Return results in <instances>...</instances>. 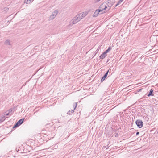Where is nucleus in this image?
Returning <instances> with one entry per match:
<instances>
[{
  "mask_svg": "<svg viewBox=\"0 0 158 158\" xmlns=\"http://www.w3.org/2000/svg\"><path fill=\"white\" fill-rule=\"evenodd\" d=\"M101 0H94V2L96 3H97V2H99V1H100Z\"/></svg>",
  "mask_w": 158,
  "mask_h": 158,
  "instance_id": "obj_22",
  "label": "nucleus"
},
{
  "mask_svg": "<svg viewBox=\"0 0 158 158\" xmlns=\"http://www.w3.org/2000/svg\"><path fill=\"white\" fill-rule=\"evenodd\" d=\"M24 120V119H21L19 120L16 123L18 124L19 126H20L21 124L23 123Z\"/></svg>",
  "mask_w": 158,
  "mask_h": 158,
  "instance_id": "obj_9",
  "label": "nucleus"
},
{
  "mask_svg": "<svg viewBox=\"0 0 158 158\" xmlns=\"http://www.w3.org/2000/svg\"><path fill=\"white\" fill-rule=\"evenodd\" d=\"M106 53L104 52H103L100 56V58L101 59H104L106 56Z\"/></svg>",
  "mask_w": 158,
  "mask_h": 158,
  "instance_id": "obj_10",
  "label": "nucleus"
},
{
  "mask_svg": "<svg viewBox=\"0 0 158 158\" xmlns=\"http://www.w3.org/2000/svg\"><path fill=\"white\" fill-rule=\"evenodd\" d=\"M99 13H101V12H100V10H99L98 9L96 10L95 12L94 13L93 15V17H97Z\"/></svg>",
  "mask_w": 158,
  "mask_h": 158,
  "instance_id": "obj_8",
  "label": "nucleus"
},
{
  "mask_svg": "<svg viewBox=\"0 0 158 158\" xmlns=\"http://www.w3.org/2000/svg\"><path fill=\"white\" fill-rule=\"evenodd\" d=\"M112 49V48L110 46L109 47L108 49L106 50V51H105L104 52L106 53V54L108 52H109V51H110V50H111Z\"/></svg>",
  "mask_w": 158,
  "mask_h": 158,
  "instance_id": "obj_13",
  "label": "nucleus"
},
{
  "mask_svg": "<svg viewBox=\"0 0 158 158\" xmlns=\"http://www.w3.org/2000/svg\"><path fill=\"white\" fill-rule=\"evenodd\" d=\"M88 14V11H85L82 13H80L78 15L81 19L85 17Z\"/></svg>",
  "mask_w": 158,
  "mask_h": 158,
  "instance_id": "obj_4",
  "label": "nucleus"
},
{
  "mask_svg": "<svg viewBox=\"0 0 158 158\" xmlns=\"http://www.w3.org/2000/svg\"><path fill=\"white\" fill-rule=\"evenodd\" d=\"M12 109H9V110H8V113H11L12 111Z\"/></svg>",
  "mask_w": 158,
  "mask_h": 158,
  "instance_id": "obj_20",
  "label": "nucleus"
},
{
  "mask_svg": "<svg viewBox=\"0 0 158 158\" xmlns=\"http://www.w3.org/2000/svg\"><path fill=\"white\" fill-rule=\"evenodd\" d=\"M33 1H34V0H33Z\"/></svg>",
  "mask_w": 158,
  "mask_h": 158,
  "instance_id": "obj_25",
  "label": "nucleus"
},
{
  "mask_svg": "<svg viewBox=\"0 0 158 158\" xmlns=\"http://www.w3.org/2000/svg\"><path fill=\"white\" fill-rule=\"evenodd\" d=\"M33 1H34V0H33Z\"/></svg>",
  "mask_w": 158,
  "mask_h": 158,
  "instance_id": "obj_26",
  "label": "nucleus"
},
{
  "mask_svg": "<svg viewBox=\"0 0 158 158\" xmlns=\"http://www.w3.org/2000/svg\"><path fill=\"white\" fill-rule=\"evenodd\" d=\"M19 126L18 125V124H17V123H16V124L14 126H13V128H15V127H17L18 126Z\"/></svg>",
  "mask_w": 158,
  "mask_h": 158,
  "instance_id": "obj_18",
  "label": "nucleus"
},
{
  "mask_svg": "<svg viewBox=\"0 0 158 158\" xmlns=\"http://www.w3.org/2000/svg\"><path fill=\"white\" fill-rule=\"evenodd\" d=\"M5 118V116H3V117H2L1 119H0V121L1 122H2L5 120V119H3V118Z\"/></svg>",
  "mask_w": 158,
  "mask_h": 158,
  "instance_id": "obj_17",
  "label": "nucleus"
},
{
  "mask_svg": "<svg viewBox=\"0 0 158 158\" xmlns=\"http://www.w3.org/2000/svg\"><path fill=\"white\" fill-rule=\"evenodd\" d=\"M109 72V70H108L107 72L104 75V76L102 78L101 80V82H103L105 79L106 77L107 76L108 73Z\"/></svg>",
  "mask_w": 158,
  "mask_h": 158,
  "instance_id": "obj_7",
  "label": "nucleus"
},
{
  "mask_svg": "<svg viewBox=\"0 0 158 158\" xmlns=\"http://www.w3.org/2000/svg\"><path fill=\"white\" fill-rule=\"evenodd\" d=\"M9 114V113H8L6 114H4V116H5V117L7 116H8Z\"/></svg>",
  "mask_w": 158,
  "mask_h": 158,
  "instance_id": "obj_21",
  "label": "nucleus"
},
{
  "mask_svg": "<svg viewBox=\"0 0 158 158\" xmlns=\"http://www.w3.org/2000/svg\"><path fill=\"white\" fill-rule=\"evenodd\" d=\"M118 134H117L115 135V137H118Z\"/></svg>",
  "mask_w": 158,
  "mask_h": 158,
  "instance_id": "obj_24",
  "label": "nucleus"
},
{
  "mask_svg": "<svg viewBox=\"0 0 158 158\" xmlns=\"http://www.w3.org/2000/svg\"><path fill=\"white\" fill-rule=\"evenodd\" d=\"M8 9L9 8H8L5 7L4 8V11H5V12H7L8 10Z\"/></svg>",
  "mask_w": 158,
  "mask_h": 158,
  "instance_id": "obj_19",
  "label": "nucleus"
},
{
  "mask_svg": "<svg viewBox=\"0 0 158 158\" xmlns=\"http://www.w3.org/2000/svg\"><path fill=\"white\" fill-rule=\"evenodd\" d=\"M139 132H136V135H139Z\"/></svg>",
  "mask_w": 158,
  "mask_h": 158,
  "instance_id": "obj_23",
  "label": "nucleus"
},
{
  "mask_svg": "<svg viewBox=\"0 0 158 158\" xmlns=\"http://www.w3.org/2000/svg\"><path fill=\"white\" fill-rule=\"evenodd\" d=\"M58 13V10H55L52 12V14L50 15L48 20L49 21L52 20L57 15Z\"/></svg>",
  "mask_w": 158,
  "mask_h": 158,
  "instance_id": "obj_3",
  "label": "nucleus"
},
{
  "mask_svg": "<svg viewBox=\"0 0 158 158\" xmlns=\"http://www.w3.org/2000/svg\"><path fill=\"white\" fill-rule=\"evenodd\" d=\"M77 102H75L74 103L73 106L74 107V110H72L71 111L69 110L67 113L69 115H71L72 113L74 112V110L76 108L77 106Z\"/></svg>",
  "mask_w": 158,
  "mask_h": 158,
  "instance_id": "obj_6",
  "label": "nucleus"
},
{
  "mask_svg": "<svg viewBox=\"0 0 158 158\" xmlns=\"http://www.w3.org/2000/svg\"><path fill=\"white\" fill-rule=\"evenodd\" d=\"M107 7L105 3L102 4L99 7L98 10L101 12V14H102L105 13L109 9H107Z\"/></svg>",
  "mask_w": 158,
  "mask_h": 158,
  "instance_id": "obj_2",
  "label": "nucleus"
},
{
  "mask_svg": "<svg viewBox=\"0 0 158 158\" xmlns=\"http://www.w3.org/2000/svg\"><path fill=\"white\" fill-rule=\"evenodd\" d=\"M124 0H119V1L118 2V3L116 4L115 6V7H116L117 6L119 5L120 3H121Z\"/></svg>",
  "mask_w": 158,
  "mask_h": 158,
  "instance_id": "obj_16",
  "label": "nucleus"
},
{
  "mask_svg": "<svg viewBox=\"0 0 158 158\" xmlns=\"http://www.w3.org/2000/svg\"><path fill=\"white\" fill-rule=\"evenodd\" d=\"M136 124L139 128H141L143 126V122L139 119L137 120L136 121Z\"/></svg>",
  "mask_w": 158,
  "mask_h": 158,
  "instance_id": "obj_5",
  "label": "nucleus"
},
{
  "mask_svg": "<svg viewBox=\"0 0 158 158\" xmlns=\"http://www.w3.org/2000/svg\"><path fill=\"white\" fill-rule=\"evenodd\" d=\"M143 119L146 122H148L149 120V118H148V116L147 115L143 116Z\"/></svg>",
  "mask_w": 158,
  "mask_h": 158,
  "instance_id": "obj_11",
  "label": "nucleus"
},
{
  "mask_svg": "<svg viewBox=\"0 0 158 158\" xmlns=\"http://www.w3.org/2000/svg\"><path fill=\"white\" fill-rule=\"evenodd\" d=\"M31 0H25L24 2L26 4H30Z\"/></svg>",
  "mask_w": 158,
  "mask_h": 158,
  "instance_id": "obj_15",
  "label": "nucleus"
},
{
  "mask_svg": "<svg viewBox=\"0 0 158 158\" xmlns=\"http://www.w3.org/2000/svg\"><path fill=\"white\" fill-rule=\"evenodd\" d=\"M79 15L78 14H77L76 16H75L71 21L70 22V23L69 25H68L67 27H71L73 24H75L77 23L79 21L81 20V19L80 18L79 16H78Z\"/></svg>",
  "mask_w": 158,
  "mask_h": 158,
  "instance_id": "obj_1",
  "label": "nucleus"
},
{
  "mask_svg": "<svg viewBox=\"0 0 158 158\" xmlns=\"http://www.w3.org/2000/svg\"><path fill=\"white\" fill-rule=\"evenodd\" d=\"M153 91L152 89H151L150 91V92L149 94L148 95V96H153Z\"/></svg>",
  "mask_w": 158,
  "mask_h": 158,
  "instance_id": "obj_12",
  "label": "nucleus"
},
{
  "mask_svg": "<svg viewBox=\"0 0 158 158\" xmlns=\"http://www.w3.org/2000/svg\"><path fill=\"white\" fill-rule=\"evenodd\" d=\"M5 44H6L10 45V40H7L5 42Z\"/></svg>",
  "mask_w": 158,
  "mask_h": 158,
  "instance_id": "obj_14",
  "label": "nucleus"
}]
</instances>
